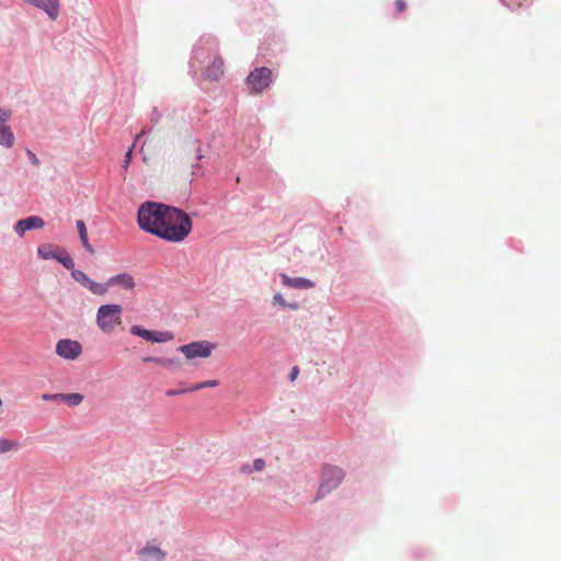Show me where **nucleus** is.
Returning a JSON list of instances; mask_svg holds the SVG:
<instances>
[{
  "instance_id": "nucleus-1",
  "label": "nucleus",
  "mask_w": 561,
  "mask_h": 561,
  "mask_svg": "<svg viewBox=\"0 0 561 561\" xmlns=\"http://www.w3.org/2000/svg\"><path fill=\"white\" fill-rule=\"evenodd\" d=\"M163 221L156 237L168 242L180 243L184 241L193 229L190 215L174 206Z\"/></svg>"
},
{
  "instance_id": "nucleus-2",
  "label": "nucleus",
  "mask_w": 561,
  "mask_h": 561,
  "mask_svg": "<svg viewBox=\"0 0 561 561\" xmlns=\"http://www.w3.org/2000/svg\"><path fill=\"white\" fill-rule=\"evenodd\" d=\"M172 207L173 206L158 202L142 203L137 211V222L139 228L156 237Z\"/></svg>"
},
{
  "instance_id": "nucleus-3",
  "label": "nucleus",
  "mask_w": 561,
  "mask_h": 561,
  "mask_svg": "<svg viewBox=\"0 0 561 561\" xmlns=\"http://www.w3.org/2000/svg\"><path fill=\"white\" fill-rule=\"evenodd\" d=\"M122 314L123 308L121 305H102L96 311V324L103 333L111 334L122 323Z\"/></svg>"
},
{
  "instance_id": "nucleus-4",
  "label": "nucleus",
  "mask_w": 561,
  "mask_h": 561,
  "mask_svg": "<svg viewBox=\"0 0 561 561\" xmlns=\"http://www.w3.org/2000/svg\"><path fill=\"white\" fill-rule=\"evenodd\" d=\"M218 54V42L210 35L202 36L193 48V55L190 61L191 68L201 67Z\"/></svg>"
},
{
  "instance_id": "nucleus-5",
  "label": "nucleus",
  "mask_w": 561,
  "mask_h": 561,
  "mask_svg": "<svg viewBox=\"0 0 561 561\" xmlns=\"http://www.w3.org/2000/svg\"><path fill=\"white\" fill-rule=\"evenodd\" d=\"M273 82V72L267 67L253 69L247 77L245 83L251 93H262Z\"/></svg>"
},
{
  "instance_id": "nucleus-6",
  "label": "nucleus",
  "mask_w": 561,
  "mask_h": 561,
  "mask_svg": "<svg viewBox=\"0 0 561 561\" xmlns=\"http://www.w3.org/2000/svg\"><path fill=\"white\" fill-rule=\"evenodd\" d=\"M215 350V344L209 341H196L181 345L178 351L181 352L186 359L207 358Z\"/></svg>"
},
{
  "instance_id": "nucleus-7",
  "label": "nucleus",
  "mask_w": 561,
  "mask_h": 561,
  "mask_svg": "<svg viewBox=\"0 0 561 561\" xmlns=\"http://www.w3.org/2000/svg\"><path fill=\"white\" fill-rule=\"evenodd\" d=\"M343 479V472L334 466H325L322 470V479L319 486V496H323L335 489Z\"/></svg>"
},
{
  "instance_id": "nucleus-8",
  "label": "nucleus",
  "mask_w": 561,
  "mask_h": 561,
  "mask_svg": "<svg viewBox=\"0 0 561 561\" xmlns=\"http://www.w3.org/2000/svg\"><path fill=\"white\" fill-rule=\"evenodd\" d=\"M82 353V346L78 341L70 339L59 340L56 344V354L67 360H75Z\"/></svg>"
},
{
  "instance_id": "nucleus-9",
  "label": "nucleus",
  "mask_w": 561,
  "mask_h": 561,
  "mask_svg": "<svg viewBox=\"0 0 561 561\" xmlns=\"http://www.w3.org/2000/svg\"><path fill=\"white\" fill-rule=\"evenodd\" d=\"M23 2L44 11L47 16L55 21L59 16L60 13V2L59 0H22Z\"/></svg>"
},
{
  "instance_id": "nucleus-10",
  "label": "nucleus",
  "mask_w": 561,
  "mask_h": 561,
  "mask_svg": "<svg viewBox=\"0 0 561 561\" xmlns=\"http://www.w3.org/2000/svg\"><path fill=\"white\" fill-rule=\"evenodd\" d=\"M45 226V221L39 216H28L26 218L20 219L14 224L13 230L14 232L23 237L24 233L32 229H42Z\"/></svg>"
},
{
  "instance_id": "nucleus-11",
  "label": "nucleus",
  "mask_w": 561,
  "mask_h": 561,
  "mask_svg": "<svg viewBox=\"0 0 561 561\" xmlns=\"http://www.w3.org/2000/svg\"><path fill=\"white\" fill-rule=\"evenodd\" d=\"M209 61L210 65L206 67L203 76L210 81H218L224 75V60L216 54Z\"/></svg>"
},
{
  "instance_id": "nucleus-12",
  "label": "nucleus",
  "mask_w": 561,
  "mask_h": 561,
  "mask_svg": "<svg viewBox=\"0 0 561 561\" xmlns=\"http://www.w3.org/2000/svg\"><path fill=\"white\" fill-rule=\"evenodd\" d=\"M138 556L142 561H163L165 552L156 545L147 543L138 551Z\"/></svg>"
},
{
  "instance_id": "nucleus-13",
  "label": "nucleus",
  "mask_w": 561,
  "mask_h": 561,
  "mask_svg": "<svg viewBox=\"0 0 561 561\" xmlns=\"http://www.w3.org/2000/svg\"><path fill=\"white\" fill-rule=\"evenodd\" d=\"M280 279L284 286L295 289H309L314 286V283L305 277H289L285 273H280Z\"/></svg>"
},
{
  "instance_id": "nucleus-14",
  "label": "nucleus",
  "mask_w": 561,
  "mask_h": 561,
  "mask_svg": "<svg viewBox=\"0 0 561 561\" xmlns=\"http://www.w3.org/2000/svg\"><path fill=\"white\" fill-rule=\"evenodd\" d=\"M15 144V136L8 122L0 123V146L11 149Z\"/></svg>"
},
{
  "instance_id": "nucleus-15",
  "label": "nucleus",
  "mask_w": 561,
  "mask_h": 561,
  "mask_svg": "<svg viewBox=\"0 0 561 561\" xmlns=\"http://www.w3.org/2000/svg\"><path fill=\"white\" fill-rule=\"evenodd\" d=\"M107 285H119L121 287L127 290H131L136 286L134 277L128 273H121L110 277L107 279Z\"/></svg>"
},
{
  "instance_id": "nucleus-16",
  "label": "nucleus",
  "mask_w": 561,
  "mask_h": 561,
  "mask_svg": "<svg viewBox=\"0 0 561 561\" xmlns=\"http://www.w3.org/2000/svg\"><path fill=\"white\" fill-rule=\"evenodd\" d=\"M76 226H77L78 233H79V237H80V240H81V243H82L83 248L88 252L93 253V248H92V245L89 242L87 226H85L84 221L83 220H77Z\"/></svg>"
},
{
  "instance_id": "nucleus-17",
  "label": "nucleus",
  "mask_w": 561,
  "mask_h": 561,
  "mask_svg": "<svg viewBox=\"0 0 561 561\" xmlns=\"http://www.w3.org/2000/svg\"><path fill=\"white\" fill-rule=\"evenodd\" d=\"M55 260L58 261L64 267L72 272L75 267V262L67 250L61 249L55 256Z\"/></svg>"
},
{
  "instance_id": "nucleus-18",
  "label": "nucleus",
  "mask_w": 561,
  "mask_h": 561,
  "mask_svg": "<svg viewBox=\"0 0 561 561\" xmlns=\"http://www.w3.org/2000/svg\"><path fill=\"white\" fill-rule=\"evenodd\" d=\"M58 251L54 249L53 244L45 243L37 248V255L42 260L55 259Z\"/></svg>"
},
{
  "instance_id": "nucleus-19",
  "label": "nucleus",
  "mask_w": 561,
  "mask_h": 561,
  "mask_svg": "<svg viewBox=\"0 0 561 561\" xmlns=\"http://www.w3.org/2000/svg\"><path fill=\"white\" fill-rule=\"evenodd\" d=\"M20 448L18 440L0 438V455L16 451Z\"/></svg>"
},
{
  "instance_id": "nucleus-20",
  "label": "nucleus",
  "mask_w": 561,
  "mask_h": 561,
  "mask_svg": "<svg viewBox=\"0 0 561 561\" xmlns=\"http://www.w3.org/2000/svg\"><path fill=\"white\" fill-rule=\"evenodd\" d=\"M272 304H273L274 307H278V308L288 307V308H290L293 310H297L299 308L298 302H290V304H288L280 293H276L273 296Z\"/></svg>"
},
{
  "instance_id": "nucleus-21",
  "label": "nucleus",
  "mask_w": 561,
  "mask_h": 561,
  "mask_svg": "<svg viewBox=\"0 0 561 561\" xmlns=\"http://www.w3.org/2000/svg\"><path fill=\"white\" fill-rule=\"evenodd\" d=\"M108 287H110V285H107V282L104 283V284H100V283H96V282L91 279L90 284L88 285L87 288L92 294L102 296V295H105L108 291Z\"/></svg>"
},
{
  "instance_id": "nucleus-22",
  "label": "nucleus",
  "mask_w": 561,
  "mask_h": 561,
  "mask_svg": "<svg viewBox=\"0 0 561 561\" xmlns=\"http://www.w3.org/2000/svg\"><path fill=\"white\" fill-rule=\"evenodd\" d=\"M173 339V335L169 331H152L150 335V342L163 343Z\"/></svg>"
},
{
  "instance_id": "nucleus-23",
  "label": "nucleus",
  "mask_w": 561,
  "mask_h": 561,
  "mask_svg": "<svg viewBox=\"0 0 561 561\" xmlns=\"http://www.w3.org/2000/svg\"><path fill=\"white\" fill-rule=\"evenodd\" d=\"M71 277L78 282L79 284H81L83 287H88V285L90 284V280L91 278L82 271L80 270H77L75 268L72 272H71Z\"/></svg>"
},
{
  "instance_id": "nucleus-24",
  "label": "nucleus",
  "mask_w": 561,
  "mask_h": 561,
  "mask_svg": "<svg viewBox=\"0 0 561 561\" xmlns=\"http://www.w3.org/2000/svg\"><path fill=\"white\" fill-rule=\"evenodd\" d=\"M82 400H83V396L80 393L64 394V398H62V402L70 407H76V405L80 404L82 402Z\"/></svg>"
},
{
  "instance_id": "nucleus-25",
  "label": "nucleus",
  "mask_w": 561,
  "mask_h": 561,
  "mask_svg": "<svg viewBox=\"0 0 561 561\" xmlns=\"http://www.w3.org/2000/svg\"><path fill=\"white\" fill-rule=\"evenodd\" d=\"M144 360L148 363L158 364L162 367H171L175 364L174 359L164 357H146Z\"/></svg>"
},
{
  "instance_id": "nucleus-26",
  "label": "nucleus",
  "mask_w": 561,
  "mask_h": 561,
  "mask_svg": "<svg viewBox=\"0 0 561 561\" xmlns=\"http://www.w3.org/2000/svg\"><path fill=\"white\" fill-rule=\"evenodd\" d=\"M151 332L150 330H147L140 325H133L130 328V333L133 335H136V336H140L147 341H150V335H151Z\"/></svg>"
},
{
  "instance_id": "nucleus-27",
  "label": "nucleus",
  "mask_w": 561,
  "mask_h": 561,
  "mask_svg": "<svg viewBox=\"0 0 561 561\" xmlns=\"http://www.w3.org/2000/svg\"><path fill=\"white\" fill-rule=\"evenodd\" d=\"M218 383H219L218 380L203 381V382H198V383L194 385L193 387H191V390L196 391V390H201L206 387H216V386H218Z\"/></svg>"
},
{
  "instance_id": "nucleus-28",
  "label": "nucleus",
  "mask_w": 561,
  "mask_h": 561,
  "mask_svg": "<svg viewBox=\"0 0 561 561\" xmlns=\"http://www.w3.org/2000/svg\"><path fill=\"white\" fill-rule=\"evenodd\" d=\"M192 391L193 390H191V388H176V389L167 390L165 394L168 397H173V396L183 394V393L192 392Z\"/></svg>"
},
{
  "instance_id": "nucleus-29",
  "label": "nucleus",
  "mask_w": 561,
  "mask_h": 561,
  "mask_svg": "<svg viewBox=\"0 0 561 561\" xmlns=\"http://www.w3.org/2000/svg\"><path fill=\"white\" fill-rule=\"evenodd\" d=\"M62 398H64L62 393H54V394L45 393V394L42 396L43 400H45V401H55V402H62Z\"/></svg>"
},
{
  "instance_id": "nucleus-30",
  "label": "nucleus",
  "mask_w": 561,
  "mask_h": 561,
  "mask_svg": "<svg viewBox=\"0 0 561 561\" xmlns=\"http://www.w3.org/2000/svg\"><path fill=\"white\" fill-rule=\"evenodd\" d=\"M252 467H253L254 472H261L265 469L266 463H265L264 459L257 458L253 461Z\"/></svg>"
},
{
  "instance_id": "nucleus-31",
  "label": "nucleus",
  "mask_w": 561,
  "mask_h": 561,
  "mask_svg": "<svg viewBox=\"0 0 561 561\" xmlns=\"http://www.w3.org/2000/svg\"><path fill=\"white\" fill-rule=\"evenodd\" d=\"M161 119V113L158 107H153L150 114V122L152 126L157 125Z\"/></svg>"
},
{
  "instance_id": "nucleus-32",
  "label": "nucleus",
  "mask_w": 561,
  "mask_h": 561,
  "mask_svg": "<svg viewBox=\"0 0 561 561\" xmlns=\"http://www.w3.org/2000/svg\"><path fill=\"white\" fill-rule=\"evenodd\" d=\"M11 116H12L11 110L0 106V123L9 122Z\"/></svg>"
},
{
  "instance_id": "nucleus-33",
  "label": "nucleus",
  "mask_w": 561,
  "mask_h": 561,
  "mask_svg": "<svg viewBox=\"0 0 561 561\" xmlns=\"http://www.w3.org/2000/svg\"><path fill=\"white\" fill-rule=\"evenodd\" d=\"M26 156L32 165L38 167L41 164L39 159L31 149H26Z\"/></svg>"
},
{
  "instance_id": "nucleus-34",
  "label": "nucleus",
  "mask_w": 561,
  "mask_h": 561,
  "mask_svg": "<svg viewBox=\"0 0 561 561\" xmlns=\"http://www.w3.org/2000/svg\"><path fill=\"white\" fill-rule=\"evenodd\" d=\"M240 472H241L242 474L250 476V474H252L254 471H253V467L247 463V465H242V466L240 467Z\"/></svg>"
},
{
  "instance_id": "nucleus-35",
  "label": "nucleus",
  "mask_w": 561,
  "mask_h": 561,
  "mask_svg": "<svg viewBox=\"0 0 561 561\" xmlns=\"http://www.w3.org/2000/svg\"><path fill=\"white\" fill-rule=\"evenodd\" d=\"M299 375V368L298 366H294L289 373V380L295 381Z\"/></svg>"
},
{
  "instance_id": "nucleus-36",
  "label": "nucleus",
  "mask_w": 561,
  "mask_h": 561,
  "mask_svg": "<svg viewBox=\"0 0 561 561\" xmlns=\"http://www.w3.org/2000/svg\"><path fill=\"white\" fill-rule=\"evenodd\" d=\"M405 9V2L403 0L396 1V10L397 12H402Z\"/></svg>"
},
{
  "instance_id": "nucleus-37",
  "label": "nucleus",
  "mask_w": 561,
  "mask_h": 561,
  "mask_svg": "<svg viewBox=\"0 0 561 561\" xmlns=\"http://www.w3.org/2000/svg\"><path fill=\"white\" fill-rule=\"evenodd\" d=\"M130 157H131V148L126 152L125 165H127L129 163Z\"/></svg>"
},
{
  "instance_id": "nucleus-38",
  "label": "nucleus",
  "mask_w": 561,
  "mask_h": 561,
  "mask_svg": "<svg viewBox=\"0 0 561 561\" xmlns=\"http://www.w3.org/2000/svg\"><path fill=\"white\" fill-rule=\"evenodd\" d=\"M193 169H194V170H193V174H194V175H198V174H199V165H198V164H194V165H193Z\"/></svg>"
},
{
  "instance_id": "nucleus-39",
  "label": "nucleus",
  "mask_w": 561,
  "mask_h": 561,
  "mask_svg": "<svg viewBox=\"0 0 561 561\" xmlns=\"http://www.w3.org/2000/svg\"><path fill=\"white\" fill-rule=\"evenodd\" d=\"M197 160H201L203 158V154L201 153V148L198 147L197 148V156H196Z\"/></svg>"
},
{
  "instance_id": "nucleus-40",
  "label": "nucleus",
  "mask_w": 561,
  "mask_h": 561,
  "mask_svg": "<svg viewBox=\"0 0 561 561\" xmlns=\"http://www.w3.org/2000/svg\"><path fill=\"white\" fill-rule=\"evenodd\" d=\"M144 134H145V133H144V130H142V131H140V133L137 135L136 140H138V139L144 135Z\"/></svg>"
},
{
  "instance_id": "nucleus-41",
  "label": "nucleus",
  "mask_w": 561,
  "mask_h": 561,
  "mask_svg": "<svg viewBox=\"0 0 561 561\" xmlns=\"http://www.w3.org/2000/svg\"><path fill=\"white\" fill-rule=\"evenodd\" d=\"M503 3H506V0H501Z\"/></svg>"
}]
</instances>
